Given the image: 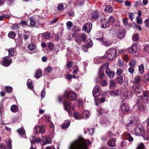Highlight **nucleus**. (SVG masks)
I'll return each mask as SVG.
<instances>
[{
	"label": "nucleus",
	"mask_w": 149,
	"mask_h": 149,
	"mask_svg": "<svg viewBox=\"0 0 149 149\" xmlns=\"http://www.w3.org/2000/svg\"><path fill=\"white\" fill-rule=\"evenodd\" d=\"M66 25L68 27V29L69 30L71 29V27L72 25V23L70 21H68L66 23Z\"/></svg>",
	"instance_id": "5fc2aeb1"
},
{
	"label": "nucleus",
	"mask_w": 149,
	"mask_h": 149,
	"mask_svg": "<svg viewBox=\"0 0 149 149\" xmlns=\"http://www.w3.org/2000/svg\"><path fill=\"white\" fill-rule=\"evenodd\" d=\"M122 70L121 69L119 68L117 70L116 74L117 75H120L122 74Z\"/></svg>",
	"instance_id": "338daca9"
},
{
	"label": "nucleus",
	"mask_w": 149,
	"mask_h": 149,
	"mask_svg": "<svg viewBox=\"0 0 149 149\" xmlns=\"http://www.w3.org/2000/svg\"><path fill=\"white\" fill-rule=\"evenodd\" d=\"M133 5L135 7H136L139 5H142V3L141 0L137 1L134 2L133 3Z\"/></svg>",
	"instance_id": "ea45409f"
},
{
	"label": "nucleus",
	"mask_w": 149,
	"mask_h": 149,
	"mask_svg": "<svg viewBox=\"0 0 149 149\" xmlns=\"http://www.w3.org/2000/svg\"><path fill=\"white\" fill-rule=\"evenodd\" d=\"M110 94L112 96H115L117 95L118 94V91L117 90H115L112 91H110Z\"/></svg>",
	"instance_id": "4c0bfd02"
},
{
	"label": "nucleus",
	"mask_w": 149,
	"mask_h": 149,
	"mask_svg": "<svg viewBox=\"0 0 149 149\" xmlns=\"http://www.w3.org/2000/svg\"><path fill=\"white\" fill-rule=\"evenodd\" d=\"M116 143V139L114 138H112L109 139L107 142L108 145L110 147H113Z\"/></svg>",
	"instance_id": "412c9836"
},
{
	"label": "nucleus",
	"mask_w": 149,
	"mask_h": 149,
	"mask_svg": "<svg viewBox=\"0 0 149 149\" xmlns=\"http://www.w3.org/2000/svg\"><path fill=\"white\" fill-rule=\"evenodd\" d=\"M45 130L44 127L42 126H37L35 127L34 132L38 134L39 133L43 134Z\"/></svg>",
	"instance_id": "9b49d317"
},
{
	"label": "nucleus",
	"mask_w": 149,
	"mask_h": 149,
	"mask_svg": "<svg viewBox=\"0 0 149 149\" xmlns=\"http://www.w3.org/2000/svg\"><path fill=\"white\" fill-rule=\"evenodd\" d=\"M17 131L21 135L24 134L25 133V130L23 127H21L18 129Z\"/></svg>",
	"instance_id": "e433bc0d"
},
{
	"label": "nucleus",
	"mask_w": 149,
	"mask_h": 149,
	"mask_svg": "<svg viewBox=\"0 0 149 149\" xmlns=\"http://www.w3.org/2000/svg\"><path fill=\"white\" fill-rule=\"evenodd\" d=\"M70 122L68 120H66L62 125V128L63 129L67 128L70 126Z\"/></svg>",
	"instance_id": "393cba45"
},
{
	"label": "nucleus",
	"mask_w": 149,
	"mask_h": 149,
	"mask_svg": "<svg viewBox=\"0 0 149 149\" xmlns=\"http://www.w3.org/2000/svg\"><path fill=\"white\" fill-rule=\"evenodd\" d=\"M11 59L9 56H6L3 58L2 62V65L6 67L8 66L11 63Z\"/></svg>",
	"instance_id": "0eeeda50"
},
{
	"label": "nucleus",
	"mask_w": 149,
	"mask_h": 149,
	"mask_svg": "<svg viewBox=\"0 0 149 149\" xmlns=\"http://www.w3.org/2000/svg\"><path fill=\"white\" fill-rule=\"evenodd\" d=\"M42 37L46 39H49L50 38V34L48 32L42 34Z\"/></svg>",
	"instance_id": "58836bf2"
},
{
	"label": "nucleus",
	"mask_w": 149,
	"mask_h": 149,
	"mask_svg": "<svg viewBox=\"0 0 149 149\" xmlns=\"http://www.w3.org/2000/svg\"><path fill=\"white\" fill-rule=\"evenodd\" d=\"M129 64L130 67H134L136 63L135 61L132 60L131 61Z\"/></svg>",
	"instance_id": "774afa93"
},
{
	"label": "nucleus",
	"mask_w": 149,
	"mask_h": 149,
	"mask_svg": "<svg viewBox=\"0 0 149 149\" xmlns=\"http://www.w3.org/2000/svg\"><path fill=\"white\" fill-rule=\"evenodd\" d=\"M64 8V6L63 3H60L59 4L57 7V9L59 10H61Z\"/></svg>",
	"instance_id": "864d4df0"
},
{
	"label": "nucleus",
	"mask_w": 149,
	"mask_h": 149,
	"mask_svg": "<svg viewBox=\"0 0 149 149\" xmlns=\"http://www.w3.org/2000/svg\"><path fill=\"white\" fill-rule=\"evenodd\" d=\"M120 109L122 112L123 113H126L129 110V107L125 104H122Z\"/></svg>",
	"instance_id": "f3484780"
},
{
	"label": "nucleus",
	"mask_w": 149,
	"mask_h": 149,
	"mask_svg": "<svg viewBox=\"0 0 149 149\" xmlns=\"http://www.w3.org/2000/svg\"><path fill=\"white\" fill-rule=\"evenodd\" d=\"M137 23L139 24H142V20L140 17H137L136 18Z\"/></svg>",
	"instance_id": "13d9d810"
},
{
	"label": "nucleus",
	"mask_w": 149,
	"mask_h": 149,
	"mask_svg": "<svg viewBox=\"0 0 149 149\" xmlns=\"http://www.w3.org/2000/svg\"><path fill=\"white\" fill-rule=\"evenodd\" d=\"M139 39V36L137 34H134L132 37V39L133 41H137Z\"/></svg>",
	"instance_id": "79ce46f5"
},
{
	"label": "nucleus",
	"mask_w": 149,
	"mask_h": 149,
	"mask_svg": "<svg viewBox=\"0 0 149 149\" xmlns=\"http://www.w3.org/2000/svg\"><path fill=\"white\" fill-rule=\"evenodd\" d=\"M125 136L126 139L128 140L129 141H132L133 140V138L131 136V134L128 133L125 134Z\"/></svg>",
	"instance_id": "cd10ccee"
},
{
	"label": "nucleus",
	"mask_w": 149,
	"mask_h": 149,
	"mask_svg": "<svg viewBox=\"0 0 149 149\" xmlns=\"http://www.w3.org/2000/svg\"><path fill=\"white\" fill-rule=\"evenodd\" d=\"M42 73V72L41 70H38L35 75V77L37 79L39 78L41 76Z\"/></svg>",
	"instance_id": "72a5a7b5"
},
{
	"label": "nucleus",
	"mask_w": 149,
	"mask_h": 149,
	"mask_svg": "<svg viewBox=\"0 0 149 149\" xmlns=\"http://www.w3.org/2000/svg\"><path fill=\"white\" fill-rule=\"evenodd\" d=\"M6 90L7 92H11L12 91V88L10 86H6Z\"/></svg>",
	"instance_id": "052dcab7"
},
{
	"label": "nucleus",
	"mask_w": 149,
	"mask_h": 149,
	"mask_svg": "<svg viewBox=\"0 0 149 149\" xmlns=\"http://www.w3.org/2000/svg\"><path fill=\"white\" fill-rule=\"evenodd\" d=\"M137 123V118L136 117H135V118H133L130 121V123L127 124V126L128 127L134 126V125H136Z\"/></svg>",
	"instance_id": "dca6fc26"
},
{
	"label": "nucleus",
	"mask_w": 149,
	"mask_h": 149,
	"mask_svg": "<svg viewBox=\"0 0 149 149\" xmlns=\"http://www.w3.org/2000/svg\"><path fill=\"white\" fill-rule=\"evenodd\" d=\"M27 84L28 88L31 90L33 89V83L31 80L29 79L27 81Z\"/></svg>",
	"instance_id": "5701e85b"
},
{
	"label": "nucleus",
	"mask_w": 149,
	"mask_h": 149,
	"mask_svg": "<svg viewBox=\"0 0 149 149\" xmlns=\"http://www.w3.org/2000/svg\"><path fill=\"white\" fill-rule=\"evenodd\" d=\"M8 51V52L9 56H10L14 55L15 50L14 48H11L9 49Z\"/></svg>",
	"instance_id": "a878e982"
},
{
	"label": "nucleus",
	"mask_w": 149,
	"mask_h": 149,
	"mask_svg": "<svg viewBox=\"0 0 149 149\" xmlns=\"http://www.w3.org/2000/svg\"><path fill=\"white\" fill-rule=\"evenodd\" d=\"M104 10L106 13H109L112 11V8L110 6H107L105 8Z\"/></svg>",
	"instance_id": "c85d7f7f"
},
{
	"label": "nucleus",
	"mask_w": 149,
	"mask_h": 149,
	"mask_svg": "<svg viewBox=\"0 0 149 149\" xmlns=\"http://www.w3.org/2000/svg\"><path fill=\"white\" fill-rule=\"evenodd\" d=\"M91 143L89 141L80 137L74 142L70 143L69 149H88L87 147Z\"/></svg>",
	"instance_id": "f257e3e1"
},
{
	"label": "nucleus",
	"mask_w": 149,
	"mask_h": 149,
	"mask_svg": "<svg viewBox=\"0 0 149 149\" xmlns=\"http://www.w3.org/2000/svg\"><path fill=\"white\" fill-rule=\"evenodd\" d=\"M144 49L145 52L149 53V45H147L144 46Z\"/></svg>",
	"instance_id": "6e6d98bb"
},
{
	"label": "nucleus",
	"mask_w": 149,
	"mask_h": 149,
	"mask_svg": "<svg viewBox=\"0 0 149 149\" xmlns=\"http://www.w3.org/2000/svg\"><path fill=\"white\" fill-rule=\"evenodd\" d=\"M11 111L13 112H16L18 111V108L17 106L13 105L10 108Z\"/></svg>",
	"instance_id": "c756f323"
},
{
	"label": "nucleus",
	"mask_w": 149,
	"mask_h": 149,
	"mask_svg": "<svg viewBox=\"0 0 149 149\" xmlns=\"http://www.w3.org/2000/svg\"><path fill=\"white\" fill-rule=\"evenodd\" d=\"M105 69L104 64L100 68L99 72V75H100L99 77L101 79H102L105 76V75L103 71V70Z\"/></svg>",
	"instance_id": "a211bd4d"
},
{
	"label": "nucleus",
	"mask_w": 149,
	"mask_h": 149,
	"mask_svg": "<svg viewBox=\"0 0 149 149\" xmlns=\"http://www.w3.org/2000/svg\"><path fill=\"white\" fill-rule=\"evenodd\" d=\"M8 36L9 38H13L15 37V34L14 32L11 31L9 33Z\"/></svg>",
	"instance_id": "de8ad7c7"
},
{
	"label": "nucleus",
	"mask_w": 149,
	"mask_h": 149,
	"mask_svg": "<svg viewBox=\"0 0 149 149\" xmlns=\"http://www.w3.org/2000/svg\"><path fill=\"white\" fill-rule=\"evenodd\" d=\"M108 21H109V25L112 24L115 21V19L114 17L112 16H111L108 19H107Z\"/></svg>",
	"instance_id": "c9c22d12"
},
{
	"label": "nucleus",
	"mask_w": 149,
	"mask_h": 149,
	"mask_svg": "<svg viewBox=\"0 0 149 149\" xmlns=\"http://www.w3.org/2000/svg\"><path fill=\"white\" fill-rule=\"evenodd\" d=\"M140 97L142 99V101L144 102V103L147 104L149 103L148 93L147 92H144L143 93V96H141Z\"/></svg>",
	"instance_id": "f8f14e48"
},
{
	"label": "nucleus",
	"mask_w": 149,
	"mask_h": 149,
	"mask_svg": "<svg viewBox=\"0 0 149 149\" xmlns=\"http://www.w3.org/2000/svg\"><path fill=\"white\" fill-rule=\"evenodd\" d=\"M63 104L65 110H68L70 108V103L69 101L64 100Z\"/></svg>",
	"instance_id": "aec40b11"
},
{
	"label": "nucleus",
	"mask_w": 149,
	"mask_h": 149,
	"mask_svg": "<svg viewBox=\"0 0 149 149\" xmlns=\"http://www.w3.org/2000/svg\"><path fill=\"white\" fill-rule=\"evenodd\" d=\"M141 80V77L139 76H136L134 77L133 81V83H139Z\"/></svg>",
	"instance_id": "4be33fe9"
},
{
	"label": "nucleus",
	"mask_w": 149,
	"mask_h": 149,
	"mask_svg": "<svg viewBox=\"0 0 149 149\" xmlns=\"http://www.w3.org/2000/svg\"><path fill=\"white\" fill-rule=\"evenodd\" d=\"M111 43L109 41L106 40L103 42V44L105 46H109L111 45Z\"/></svg>",
	"instance_id": "bf43d9fd"
},
{
	"label": "nucleus",
	"mask_w": 149,
	"mask_h": 149,
	"mask_svg": "<svg viewBox=\"0 0 149 149\" xmlns=\"http://www.w3.org/2000/svg\"><path fill=\"white\" fill-rule=\"evenodd\" d=\"M79 36L81 38L83 42H84L86 41V36L85 33H82L79 34Z\"/></svg>",
	"instance_id": "2f4dec72"
},
{
	"label": "nucleus",
	"mask_w": 149,
	"mask_h": 149,
	"mask_svg": "<svg viewBox=\"0 0 149 149\" xmlns=\"http://www.w3.org/2000/svg\"><path fill=\"white\" fill-rule=\"evenodd\" d=\"M88 41L87 42V43L86 44V45L88 46V47L89 48L92 46V40L90 39H89V41Z\"/></svg>",
	"instance_id": "603ef678"
},
{
	"label": "nucleus",
	"mask_w": 149,
	"mask_h": 149,
	"mask_svg": "<svg viewBox=\"0 0 149 149\" xmlns=\"http://www.w3.org/2000/svg\"><path fill=\"white\" fill-rule=\"evenodd\" d=\"M65 78L69 79H71L72 78H78V77L75 76L74 75H71L69 74H67L65 76Z\"/></svg>",
	"instance_id": "37998d69"
},
{
	"label": "nucleus",
	"mask_w": 149,
	"mask_h": 149,
	"mask_svg": "<svg viewBox=\"0 0 149 149\" xmlns=\"http://www.w3.org/2000/svg\"><path fill=\"white\" fill-rule=\"evenodd\" d=\"M74 117L76 119H82V116H81L79 113H75L74 114Z\"/></svg>",
	"instance_id": "a18cd8bd"
},
{
	"label": "nucleus",
	"mask_w": 149,
	"mask_h": 149,
	"mask_svg": "<svg viewBox=\"0 0 149 149\" xmlns=\"http://www.w3.org/2000/svg\"><path fill=\"white\" fill-rule=\"evenodd\" d=\"M139 72L141 74L143 73L144 71V68L143 65H141L139 66Z\"/></svg>",
	"instance_id": "c03bdc74"
},
{
	"label": "nucleus",
	"mask_w": 149,
	"mask_h": 149,
	"mask_svg": "<svg viewBox=\"0 0 149 149\" xmlns=\"http://www.w3.org/2000/svg\"><path fill=\"white\" fill-rule=\"evenodd\" d=\"M142 87L141 85H134L133 87V90L136 95L140 94L142 91Z\"/></svg>",
	"instance_id": "9d476101"
},
{
	"label": "nucleus",
	"mask_w": 149,
	"mask_h": 149,
	"mask_svg": "<svg viewBox=\"0 0 149 149\" xmlns=\"http://www.w3.org/2000/svg\"><path fill=\"white\" fill-rule=\"evenodd\" d=\"M99 88V86H96L94 87L93 91V95L94 97H98L100 95Z\"/></svg>",
	"instance_id": "2eb2a0df"
},
{
	"label": "nucleus",
	"mask_w": 149,
	"mask_h": 149,
	"mask_svg": "<svg viewBox=\"0 0 149 149\" xmlns=\"http://www.w3.org/2000/svg\"><path fill=\"white\" fill-rule=\"evenodd\" d=\"M116 34L118 38L120 39L122 38L125 35L124 30L122 29H118L117 31Z\"/></svg>",
	"instance_id": "ddd939ff"
},
{
	"label": "nucleus",
	"mask_w": 149,
	"mask_h": 149,
	"mask_svg": "<svg viewBox=\"0 0 149 149\" xmlns=\"http://www.w3.org/2000/svg\"><path fill=\"white\" fill-rule=\"evenodd\" d=\"M117 82L121 84L123 82V77L122 76H118L116 78Z\"/></svg>",
	"instance_id": "7c9ffc66"
},
{
	"label": "nucleus",
	"mask_w": 149,
	"mask_h": 149,
	"mask_svg": "<svg viewBox=\"0 0 149 149\" xmlns=\"http://www.w3.org/2000/svg\"><path fill=\"white\" fill-rule=\"evenodd\" d=\"M92 28V24L90 22L86 23L83 27V31H84L86 32L89 33L91 29Z\"/></svg>",
	"instance_id": "1a4fd4ad"
},
{
	"label": "nucleus",
	"mask_w": 149,
	"mask_h": 149,
	"mask_svg": "<svg viewBox=\"0 0 149 149\" xmlns=\"http://www.w3.org/2000/svg\"><path fill=\"white\" fill-rule=\"evenodd\" d=\"M28 48L29 50L32 51L36 48L37 46L33 43H31L28 45Z\"/></svg>",
	"instance_id": "b1692460"
},
{
	"label": "nucleus",
	"mask_w": 149,
	"mask_h": 149,
	"mask_svg": "<svg viewBox=\"0 0 149 149\" xmlns=\"http://www.w3.org/2000/svg\"><path fill=\"white\" fill-rule=\"evenodd\" d=\"M134 131L136 134L138 136H143L145 134L144 127L141 124L138 125Z\"/></svg>",
	"instance_id": "20e7f679"
},
{
	"label": "nucleus",
	"mask_w": 149,
	"mask_h": 149,
	"mask_svg": "<svg viewBox=\"0 0 149 149\" xmlns=\"http://www.w3.org/2000/svg\"><path fill=\"white\" fill-rule=\"evenodd\" d=\"M53 68L50 66H48L45 68V70L48 73L51 72Z\"/></svg>",
	"instance_id": "8fccbe9b"
},
{
	"label": "nucleus",
	"mask_w": 149,
	"mask_h": 149,
	"mask_svg": "<svg viewBox=\"0 0 149 149\" xmlns=\"http://www.w3.org/2000/svg\"><path fill=\"white\" fill-rule=\"evenodd\" d=\"M89 115V112L87 111H84L82 112V116L83 118H88Z\"/></svg>",
	"instance_id": "bb28decb"
},
{
	"label": "nucleus",
	"mask_w": 149,
	"mask_h": 149,
	"mask_svg": "<svg viewBox=\"0 0 149 149\" xmlns=\"http://www.w3.org/2000/svg\"><path fill=\"white\" fill-rule=\"evenodd\" d=\"M101 23L102 27L103 28H107L109 26V21L107 19H102L101 20Z\"/></svg>",
	"instance_id": "4468645a"
},
{
	"label": "nucleus",
	"mask_w": 149,
	"mask_h": 149,
	"mask_svg": "<svg viewBox=\"0 0 149 149\" xmlns=\"http://www.w3.org/2000/svg\"><path fill=\"white\" fill-rule=\"evenodd\" d=\"M14 0H7V3L8 5L12 6L14 4Z\"/></svg>",
	"instance_id": "e2e57ef3"
},
{
	"label": "nucleus",
	"mask_w": 149,
	"mask_h": 149,
	"mask_svg": "<svg viewBox=\"0 0 149 149\" xmlns=\"http://www.w3.org/2000/svg\"><path fill=\"white\" fill-rule=\"evenodd\" d=\"M109 87L111 88H113L116 86V83L114 81L111 80L110 81Z\"/></svg>",
	"instance_id": "f704fd0d"
},
{
	"label": "nucleus",
	"mask_w": 149,
	"mask_h": 149,
	"mask_svg": "<svg viewBox=\"0 0 149 149\" xmlns=\"http://www.w3.org/2000/svg\"><path fill=\"white\" fill-rule=\"evenodd\" d=\"M107 84V82L105 80H103L101 81V84L103 86H106Z\"/></svg>",
	"instance_id": "0e129e2a"
},
{
	"label": "nucleus",
	"mask_w": 149,
	"mask_h": 149,
	"mask_svg": "<svg viewBox=\"0 0 149 149\" xmlns=\"http://www.w3.org/2000/svg\"><path fill=\"white\" fill-rule=\"evenodd\" d=\"M50 140L47 137H43L41 139V143L42 145H44L49 143Z\"/></svg>",
	"instance_id": "6ab92c4d"
},
{
	"label": "nucleus",
	"mask_w": 149,
	"mask_h": 149,
	"mask_svg": "<svg viewBox=\"0 0 149 149\" xmlns=\"http://www.w3.org/2000/svg\"><path fill=\"white\" fill-rule=\"evenodd\" d=\"M127 145V143L125 141H123L120 144V146L122 147L126 146Z\"/></svg>",
	"instance_id": "69168bd1"
},
{
	"label": "nucleus",
	"mask_w": 149,
	"mask_h": 149,
	"mask_svg": "<svg viewBox=\"0 0 149 149\" xmlns=\"http://www.w3.org/2000/svg\"><path fill=\"white\" fill-rule=\"evenodd\" d=\"M48 47L50 50H52L54 49V46L52 43L51 42H49L48 44Z\"/></svg>",
	"instance_id": "4d7b16f0"
},
{
	"label": "nucleus",
	"mask_w": 149,
	"mask_h": 149,
	"mask_svg": "<svg viewBox=\"0 0 149 149\" xmlns=\"http://www.w3.org/2000/svg\"><path fill=\"white\" fill-rule=\"evenodd\" d=\"M145 148V146L143 143H140L139 144L136 149H144Z\"/></svg>",
	"instance_id": "09e8293b"
},
{
	"label": "nucleus",
	"mask_w": 149,
	"mask_h": 149,
	"mask_svg": "<svg viewBox=\"0 0 149 149\" xmlns=\"http://www.w3.org/2000/svg\"><path fill=\"white\" fill-rule=\"evenodd\" d=\"M129 51L135 56H137L139 54V52L137 51L136 45H132L131 48L129 49Z\"/></svg>",
	"instance_id": "6e6552de"
},
{
	"label": "nucleus",
	"mask_w": 149,
	"mask_h": 149,
	"mask_svg": "<svg viewBox=\"0 0 149 149\" xmlns=\"http://www.w3.org/2000/svg\"><path fill=\"white\" fill-rule=\"evenodd\" d=\"M104 68L106 69L105 73L107 76L110 78H113L115 74V72L114 71H111L109 67V64L108 63L106 62L104 63Z\"/></svg>",
	"instance_id": "7ed1b4c3"
},
{
	"label": "nucleus",
	"mask_w": 149,
	"mask_h": 149,
	"mask_svg": "<svg viewBox=\"0 0 149 149\" xmlns=\"http://www.w3.org/2000/svg\"><path fill=\"white\" fill-rule=\"evenodd\" d=\"M145 26L148 28H149V18L146 19L145 21Z\"/></svg>",
	"instance_id": "680f3d73"
},
{
	"label": "nucleus",
	"mask_w": 149,
	"mask_h": 149,
	"mask_svg": "<svg viewBox=\"0 0 149 149\" xmlns=\"http://www.w3.org/2000/svg\"><path fill=\"white\" fill-rule=\"evenodd\" d=\"M106 56L108 60H113L116 56V51L114 48L109 49L106 52Z\"/></svg>",
	"instance_id": "f03ea898"
},
{
	"label": "nucleus",
	"mask_w": 149,
	"mask_h": 149,
	"mask_svg": "<svg viewBox=\"0 0 149 149\" xmlns=\"http://www.w3.org/2000/svg\"><path fill=\"white\" fill-rule=\"evenodd\" d=\"M101 123L104 125L107 126L110 124V122L106 119H104L101 121Z\"/></svg>",
	"instance_id": "473e14b6"
},
{
	"label": "nucleus",
	"mask_w": 149,
	"mask_h": 149,
	"mask_svg": "<svg viewBox=\"0 0 149 149\" xmlns=\"http://www.w3.org/2000/svg\"><path fill=\"white\" fill-rule=\"evenodd\" d=\"M99 14L98 12H95L92 13V17L94 19L97 18L99 17Z\"/></svg>",
	"instance_id": "a19ab883"
},
{
	"label": "nucleus",
	"mask_w": 149,
	"mask_h": 149,
	"mask_svg": "<svg viewBox=\"0 0 149 149\" xmlns=\"http://www.w3.org/2000/svg\"><path fill=\"white\" fill-rule=\"evenodd\" d=\"M19 28V25L17 24H14L11 27V29L14 30H16Z\"/></svg>",
	"instance_id": "3c124183"
},
{
	"label": "nucleus",
	"mask_w": 149,
	"mask_h": 149,
	"mask_svg": "<svg viewBox=\"0 0 149 149\" xmlns=\"http://www.w3.org/2000/svg\"><path fill=\"white\" fill-rule=\"evenodd\" d=\"M64 96L65 98H68L70 100H75L77 98L76 94L70 91L68 92H65Z\"/></svg>",
	"instance_id": "423d86ee"
},
{
	"label": "nucleus",
	"mask_w": 149,
	"mask_h": 149,
	"mask_svg": "<svg viewBox=\"0 0 149 149\" xmlns=\"http://www.w3.org/2000/svg\"><path fill=\"white\" fill-rule=\"evenodd\" d=\"M11 140L9 139L8 141L7 147L8 149H12V145H11Z\"/></svg>",
	"instance_id": "49530a36"
},
{
	"label": "nucleus",
	"mask_w": 149,
	"mask_h": 149,
	"mask_svg": "<svg viewBox=\"0 0 149 149\" xmlns=\"http://www.w3.org/2000/svg\"><path fill=\"white\" fill-rule=\"evenodd\" d=\"M137 106L138 109L139 111L145 112L147 110L146 107L145 106L142 104L140 98L137 100L136 104L135 105V106Z\"/></svg>",
	"instance_id": "39448f33"
}]
</instances>
